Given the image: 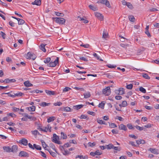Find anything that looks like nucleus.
<instances>
[{
    "label": "nucleus",
    "instance_id": "nucleus-1",
    "mask_svg": "<svg viewBox=\"0 0 159 159\" xmlns=\"http://www.w3.org/2000/svg\"><path fill=\"white\" fill-rule=\"evenodd\" d=\"M59 136L55 134H53L52 141L55 143L58 144H61L62 143L61 141H59Z\"/></svg>",
    "mask_w": 159,
    "mask_h": 159
},
{
    "label": "nucleus",
    "instance_id": "nucleus-2",
    "mask_svg": "<svg viewBox=\"0 0 159 159\" xmlns=\"http://www.w3.org/2000/svg\"><path fill=\"white\" fill-rule=\"evenodd\" d=\"M53 19L55 20V22L58 24H64L66 21L65 20L61 17H54L53 18Z\"/></svg>",
    "mask_w": 159,
    "mask_h": 159
},
{
    "label": "nucleus",
    "instance_id": "nucleus-3",
    "mask_svg": "<svg viewBox=\"0 0 159 159\" xmlns=\"http://www.w3.org/2000/svg\"><path fill=\"white\" fill-rule=\"evenodd\" d=\"M97 2L105 4L109 8L111 7L110 2L107 0H99Z\"/></svg>",
    "mask_w": 159,
    "mask_h": 159
},
{
    "label": "nucleus",
    "instance_id": "nucleus-4",
    "mask_svg": "<svg viewBox=\"0 0 159 159\" xmlns=\"http://www.w3.org/2000/svg\"><path fill=\"white\" fill-rule=\"evenodd\" d=\"M36 56L35 55L32 54L31 52H29L27 53L26 58L28 59H32L33 60L35 59Z\"/></svg>",
    "mask_w": 159,
    "mask_h": 159
},
{
    "label": "nucleus",
    "instance_id": "nucleus-5",
    "mask_svg": "<svg viewBox=\"0 0 159 159\" xmlns=\"http://www.w3.org/2000/svg\"><path fill=\"white\" fill-rule=\"evenodd\" d=\"M59 58L57 57L56 59L53 61H51L49 64H48V66L50 67H54L58 63Z\"/></svg>",
    "mask_w": 159,
    "mask_h": 159
},
{
    "label": "nucleus",
    "instance_id": "nucleus-6",
    "mask_svg": "<svg viewBox=\"0 0 159 159\" xmlns=\"http://www.w3.org/2000/svg\"><path fill=\"white\" fill-rule=\"evenodd\" d=\"M111 92L110 88L109 87H107L102 90L103 93L106 96L109 95Z\"/></svg>",
    "mask_w": 159,
    "mask_h": 159
},
{
    "label": "nucleus",
    "instance_id": "nucleus-7",
    "mask_svg": "<svg viewBox=\"0 0 159 159\" xmlns=\"http://www.w3.org/2000/svg\"><path fill=\"white\" fill-rule=\"evenodd\" d=\"M125 89L123 88H120L117 90H116L115 91V93L118 95H122L124 93Z\"/></svg>",
    "mask_w": 159,
    "mask_h": 159
},
{
    "label": "nucleus",
    "instance_id": "nucleus-8",
    "mask_svg": "<svg viewBox=\"0 0 159 159\" xmlns=\"http://www.w3.org/2000/svg\"><path fill=\"white\" fill-rule=\"evenodd\" d=\"M19 156L21 157H29V154L25 151H21L19 153Z\"/></svg>",
    "mask_w": 159,
    "mask_h": 159
},
{
    "label": "nucleus",
    "instance_id": "nucleus-9",
    "mask_svg": "<svg viewBox=\"0 0 159 159\" xmlns=\"http://www.w3.org/2000/svg\"><path fill=\"white\" fill-rule=\"evenodd\" d=\"M95 15L101 21L103 20V16L102 14L96 12H95Z\"/></svg>",
    "mask_w": 159,
    "mask_h": 159
},
{
    "label": "nucleus",
    "instance_id": "nucleus-10",
    "mask_svg": "<svg viewBox=\"0 0 159 159\" xmlns=\"http://www.w3.org/2000/svg\"><path fill=\"white\" fill-rule=\"evenodd\" d=\"M46 45V44L44 43H42L39 46L40 49L44 52H46V50L45 48V46Z\"/></svg>",
    "mask_w": 159,
    "mask_h": 159
},
{
    "label": "nucleus",
    "instance_id": "nucleus-11",
    "mask_svg": "<svg viewBox=\"0 0 159 159\" xmlns=\"http://www.w3.org/2000/svg\"><path fill=\"white\" fill-rule=\"evenodd\" d=\"M102 154V153L99 152V150H97L95 152H91L90 155L92 156H94L96 155H100Z\"/></svg>",
    "mask_w": 159,
    "mask_h": 159
},
{
    "label": "nucleus",
    "instance_id": "nucleus-12",
    "mask_svg": "<svg viewBox=\"0 0 159 159\" xmlns=\"http://www.w3.org/2000/svg\"><path fill=\"white\" fill-rule=\"evenodd\" d=\"M148 150L150 151L152 153L155 154H157L159 153L158 150L155 148H150Z\"/></svg>",
    "mask_w": 159,
    "mask_h": 159
},
{
    "label": "nucleus",
    "instance_id": "nucleus-13",
    "mask_svg": "<svg viewBox=\"0 0 159 159\" xmlns=\"http://www.w3.org/2000/svg\"><path fill=\"white\" fill-rule=\"evenodd\" d=\"M20 142L25 146H26L28 144V141L25 138L22 139L20 141Z\"/></svg>",
    "mask_w": 159,
    "mask_h": 159
},
{
    "label": "nucleus",
    "instance_id": "nucleus-14",
    "mask_svg": "<svg viewBox=\"0 0 159 159\" xmlns=\"http://www.w3.org/2000/svg\"><path fill=\"white\" fill-rule=\"evenodd\" d=\"M119 129L120 130H123L125 131L127 130V128L126 126L122 124H121L119 126Z\"/></svg>",
    "mask_w": 159,
    "mask_h": 159
},
{
    "label": "nucleus",
    "instance_id": "nucleus-15",
    "mask_svg": "<svg viewBox=\"0 0 159 159\" xmlns=\"http://www.w3.org/2000/svg\"><path fill=\"white\" fill-rule=\"evenodd\" d=\"M11 152H16L18 150V147L16 145H13L11 148Z\"/></svg>",
    "mask_w": 159,
    "mask_h": 159
},
{
    "label": "nucleus",
    "instance_id": "nucleus-16",
    "mask_svg": "<svg viewBox=\"0 0 159 159\" xmlns=\"http://www.w3.org/2000/svg\"><path fill=\"white\" fill-rule=\"evenodd\" d=\"M45 92L48 95H55V93L53 91L46 90H45Z\"/></svg>",
    "mask_w": 159,
    "mask_h": 159
},
{
    "label": "nucleus",
    "instance_id": "nucleus-17",
    "mask_svg": "<svg viewBox=\"0 0 159 159\" xmlns=\"http://www.w3.org/2000/svg\"><path fill=\"white\" fill-rule=\"evenodd\" d=\"M3 149L4 151L7 152H11V148L8 146H4L3 147Z\"/></svg>",
    "mask_w": 159,
    "mask_h": 159
},
{
    "label": "nucleus",
    "instance_id": "nucleus-18",
    "mask_svg": "<svg viewBox=\"0 0 159 159\" xmlns=\"http://www.w3.org/2000/svg\"><path fill=\"white\" fill-rule=\"evenodd\" d=\"M41 3V1L40 0H35L34 2L32 3V4L36 5L38 6L40 5Z\"/></svg>",
    "mask_w": 159,
    "mask_h": 159
},
{
    "label": "nucleus",
    "instance_id": "nucleus-19",
    "mask_svg": "<svg viewBox=\"0 0 159 159\" xmlns=\"http://www.w3.org/2000/svg\"><path fill=\"white\" fill-rule=\"evenodd\" d=\"M5 82L6 83H8L11 82H15L16 80L13 79H7L5 80Z\"/></svg>",
    "mask_w": 159,
    "mask_h": 159
},
{
    "label": "nucleus",
    "instance_id": "nucleus-20",
    "mask_svg": "<svg viewBox=\"0 0 159 159\" xmlns=\"http://www.w3.org/2000/svg\"><path fill=\"white\" fill-rule=\"evenodd\" d=\"M24 84L26 87H30L33 86V84L30 83L29 81H25L24 83Z\"/></svg>",
    "mask_w": 159,
    "mask_h": 159
},
{
    "label": "nucleus",
    "instance_id": "nucleus-21",
    "mask_svg": "<svg viewBox=\"0 0 159 159\" xmlns=\"http://www.w3.org/2000/svg\"><path fill=\"white\" fill-rule=\"evenodd\" d=\"M83 107V105L82 104L76 106H73V108L75 109H76V110H78L81 108H82Z\"/></svg>",
    "mask_w": 159,
    "mask_h": 159
},
{
    "label": "nucleus",
    "instance_id": "nucleus-22",
    "mask_svg": "<svg viewBox=\"0 0 159 159\" xmlns=\"http://www.w3.org/2000/svg\"><path fill=\"white\" fill-rule=\"evenodd\" d=\"M17 20H18V24L19 25H22L25 22V21L24 20L19 18H18V19H17Z\"/></svg>",
    "mask_w": 159,
    "mask_h": 159
},
{
    "label": "nucleus",
    "instance_id": "nucleus-23",
    "mask_svg": "<svg viewBox=\"0 0 159 159\" xmlns=\"http://www.w3.org/2000/svg\"><path fill=\"white\" fill-rule=\"evenodd\" d=\"M27 108L29 110V111H34L35 110V107L34 106H32L30 107H28Z\"/></svg>",
    "mask_w": 159,
    "mask_h": 159
},
{
    "label": "nucleus",
    "instance_id": "nucleus-24",
    "mask_svg": "<svg viewBox=\"0 0 159 159\" xmlns=\"http://www.w3.org/2000/svg\"><path fill=\"white\" fill-rule=\"evenodd\" d=\"M50 104V103H47L45 102H43L39 104V105L43 107H45L46 106H49Z\"/></svg>",
    "mask_w": 159,
    "mask_h": 159
},
{
    "label": "nucleus",
    "instance_id": "nucleus-25",
    "mask_svg": "<svg viewBox=\"0 0 159 159\" xmlns=\"http://www.w3.org/2000/svg\"><path fill=\"white\" fill-rule=\"evenodd\" d=\"M84 98H89L91 96V94L89 92H87L84 93Z\"/></svg>",
    "mask_w": 159,
    "mask_h": 159
},
{
    "label": "nucleus",
    "instance_id": "nucleus-26",
    "mask_svg": "<svg viewBox=\"0 0 159 159\" xmlns=\"http://www.w3.org/2000/svg\"><path fill=\"white\" fill-rule=\"evenodd\" d=\"M51 127H50V128H49V127L48 126V127H45V128H43L42 131H44L45 132H47V131H48V129H49V131H51Z\"/></svg>",
    "mask_w": 159,
    "mask_h": 159
},
{
    "label": "nucleus",
    "instance_id": "nucleus-27",
    "mask_svg": "<svg viewBox=\"0 0 159 159\" xmlns=\"http://www.w3.org/2000/svg\"><path fill=\"white\" fill-rule=\"evenodd\" d=\"M136 142L138 144H143L145 143V141L141 139L136 140Z\"/></svg>",
    "mask_w": 159,
    "mask_h": 159
},
{
    "label": "nucleus",
    "instance_id": "nucleus-28",
    "mask_svg": "<svg viewBox=\"0 0 159 159\" xmlns=\"http://www.w3.org/2000/svg\"><path fill=\"white\" fill-rule=\"evenodd\" d=\"M63 110L65 111L70 112L72 110H71L70 107H64Z\"/></svg>",
    "mask_w": 159,
    "mask_h": 159
},
{
    "label": "nucleus",
    "instance_id": "nucleus-29",
    "mask_svg": "<svg viewBox=\"0 0 159 159\" xmlns=\"http://www.w3.org/2000/svg\"><path fill=\"white\" fill-rule=\"evenodd\" d=\"M50 147L51 148L55 151L57 153V151L56 148L55 146L52 143H51L49 144Z\"/></svg>",
    "mask_w": 159,
    "mask_h": 159
},
{
    "label": "nucleus",
    "instance_id": "nucleus-30",
    "mask_svg": "<svg viewBox=\"0 0 159 159\" xmlns=\"http://www.w3.org/2000/svg\"><path fill=\"white\" fill-rule=\"evenodd\" d=\"M33 146L34 147V149L35 148L37 150H39L41 149V148L39 145H37L35 144H34Z\"/></svg>",
    "mask_w": 159,
    "mask_h": 159
},
{
    "label": "nucleus",
    "instance_id": "nucleus-31",
    "mask_svg": "<svg viewBox=\"0 0 159 159\" xmlns=\"http://www.w3.org/2000/svg\"><path fill=\"white\" fill-rule=\"evenodd\" d=\"M55 116H52L50 117L48 119L47 122L48 123H49L51 121H53L55 119Z\"/></svg>",
    "mask_w": 159,
    "mask_h": 159
},
{
    "label": "nucleus",
    "instance_id": "nucleus-32",
    "mask_svg": "<svg viewBox=\"0 0 159 159\" xmlns=\"http://www.w3.org/2000/svg\"><path fill=\"white\" fill-rule=\"evenodd\" d=\"M89 8L94 11H97L98 10L97 8L96 7L92 6L91 5H89Z\"/></svg>",
    "mask_w": 159,
    "mask_h": 159
},
{
    "label": "nucleus",
    "instance_id": "nucleus-33",
    "mask_svg": "<svg viewBox=\"0 0 159 159\" xmlns=\"http://www.w3.org/2000/svg\"><path fill=\"white\" fill-rule=\"evenodd\" d=\"M104 105H105L104 102L103 101L99 104L98 106L99 107H100L102 109H103L104 107Z\"/></svg>",
    "mask_w": 159,
    "mask_h": 159
},
{
    "label": "nucleus",
    "instance_id": "nucleus-34",
    "mask_svg": "<svg viewBox=\"0 0 159 159\" xmlns=\"http://www.w3.org/2000/svg\"><path fill=\"white\" fill-rule=\"evenodd\" d=\"M61 138L63 139H66L67 138V135L66 134H64V133L63 132H61Z\"/></svg>",
    "mask_w": 159,
    "mask_h": 159
},
{
    "label": "nucleus",
    "instance_id": "nucleus-35",
    "mask_svg": "<svg viewBox=\"0 0 159 159\" xmlns=\"http://www.w3.org/2000/svg\"><path fill=\"white\" fill-rule=\"evenodd\" d=\"M23 95V94L20 92L16 93H14V98L16 96L21 97Z\"/></svg>",
    "mask_w": 159,
    "mask_h": 159
},
{
    "label": "nucleus",
    "instance_id": "nucleus-36",
    "mask_svg": "<svg viewBox=\"0 0 159 159\" xmlns=\"http://www.w3.org/2000/svg\"><path fill=\"white\" fill-rule=\"evenodd\" d=\"M98 122V123L102 125V124H104L106 125V124L105 123V122L103 120H100V119H97V120Z\"/></svg>",
    "mask_w": 159,
    "mask_h": 159
},
{
    "label": "nucleus",
    "instance_id": "nucleus-37",
    "mask_svg": "<svg viewBox=\"0 0 159 159\" xmlns=\"http://www.w3.org/2000/svg\"><path fill=\"white\" fill-rule=\"evenodd\" d=\"M129 20L131 22H134V20L135 19L134 17L132 15H130L128 16Z\"/></svg>",
    "mask_w": 159,
    "mask_h": 159
},
{
    "label": "nucleus",
    "instance_id": "nucleus-38",
    "mask_svg": "<svg viewBox=\"0 0 159 159\" xmlns=\"http://www.w3.org/2000/svg\"><path fill=\"white\" fill-rule=\"evenodd\" d=\"M143 75V77L145 78L146 79H150V77H149V76L148 75V74L146 73H143L142 74Z\"/></svg>",
    "mask_w": 159,
    "mask_h": 159
},
{
    "label": "nucleus",
    "instance_id": "nucleus-39",
    "mask_svg": "<svg viewBox=\"0 0 159 159\" xmlns=\"http://www.w3.org/2000/svg\"><path fill=\"white\" fill-rule=\"evenodd\" d=\"M139 90L143 93H146V89L142 87H139Z\"/></svg>",
    "mask_w": 159,
    "mask_h": 159
},
{
    "label": "nucleus",
    "instance_id": "nucleus-40",
    "mask_svg": "<svg viewBox=\"0 0 159 159\" xmlns=\"http://www.w3.org/2000/svg\"><path fill=\"white\" fill-rule=\"evenodd\" d=\"M113 145L111 143H110L108 145H107V149H110L112 148Z\"/></svg>",
    "mask_w": 159,
    "mask_h": 159
},
{
    "label": "nucleus",
    "instance_id": "nucleus-41",
    "mask_svg": "<svg viewBox=\"0 0 159 159\" xmlns=\"http://www.w3.org/2000/svg\"><path fill=\"white\" fill-rule=\"evenodd\" d=\"M55 14L56 15L58 16H63L64 15V14L62 13L57 12H55Z\"/></svg>",
    "mask_w": 159,
    "mask_h": 159
},
{
    "label": "nucleus",
    "instance_id": "nucleus-42",
    "mask_svg": "<svg viewBox=\"0 0 159 159\" xmlns=\"http://www.w3.org/2000/svg\"><path fill=\"white\" fill-rule=\"evenodd\" d=\"M93 56L97 58V59H98V60H99L100 61H103V60L102 59H100V57L99 56H98V55L96 53H94L93 54Z\"/></svg>",
    "mask_w": 159,
    "mask_h": 159
},
{
    "label": "nucleus",
    "instance_id": "nucleus-43",
    "mask_svg": "<svg viewBox=\"0 0 159 159\" xmlns=\"http://www.w3.org/2000/svg\"><path fill=\"white\" fill-rule=\"evenodd\" d=\"M31 132L33 135L36 136L37 135L38 131L37 130H35L34 131H32Z\"/></svg>",
    "mask_w": 159,
    "mask_h": 159
},
{
    "label": "nucleus",
    "instance_id": "nucleus-44",
    "mask_svg": "<svg viewBox=\"0 0 159 159\" xmlns=\"http://www.w3.org/2000/svg\"><path fill=\"white\" fill-rule=\"evenodd\" d=\"M108 33L107 32L103 31L102 34V38H106L107 37Z\"/></svg>",
    "mask_w": 159,
    "mask_h": 159
},
{
    "label": "nucleus",
    "instance_id": "nucleus-45",
    "mask_svg": "<svg viewBox=\"0 0 159 159\" xmlns=\"http://www.w3.org/2000/svg\"><path fill=\"white\" fill-rule=\"evenodd\" d=\"M51 61V58L50 57H48L46 58V60L44 61V62L45 63H48Z\"/></svg>",
    "mask_w": 159,
    "mask_h": 159
},
{
    "label": "nucleus",
    "instance_id": "nucleus-46",
    "mask_svg": "<svg viewBox=\"0 0 159 159\" xmlns=\"http://www.w3.org/2000/svg\"><path fill=\"white\" fill-rule=\"evenodd\" d=\"M126 5L127 6L128 8L130 9H132L133 8L132 5L130 2H128Z\"/></svg>",
    "mask_w": 159,
    "mask_h": 159
},
{
    "label": "nucleus",
    "instance_id": "nucleus-47",
    "mask_svg": "<svg viewBox=\"0 0 159 159\" xmlns=\"http://www.w3.org/2000/svg\"><path fill=\"white\" fill-rule=\"evenodd\" d=\"M96 143L95 142L91 143L89 142L88 143V145L90 147H93L95 145Z\"/></svg>",
    "mask_w": 159,
    "mask_h": 159
},
{
    "label": "nucleus",
    "instance_id": "nucleus-48",
    "mask_svg": "<svg viewBox=\"0 0 159 159\" xmlns=\"http://www.w3.org/2000/svg\"><path fill=\"white\" fill-rule=\"evenodd\" d=\"M41 142L43 148L47 146V144L43 140H41Z\"/></svg>",
    "mask_w": 159,
    "mask_h": 159
},
{
    "label": "nucleus",
    "instance_id": "nucleus-49",
    "mask_svg": "<svg viewBox=\"0 0 159 159\" xmlns=\"http://www.w3.org/2000/svg\"><path fill=\"white\" fill-rule=\"evenodd\" d=\"M110 127L111 128H114L117 127L116 125L114 123H111L109 125Z\"/></svg>",
    "mask_w": 159,
    "mask_h": 159
},
{
    "label": "nucleus",
    "instance_id": "nucleus-50",
    "mask_svg": "<svg viewBox=\"0 0 159 159\" xmlns=\"http://www.w3.org/2000/svg\"><path fill=\"white\" fill-rule=\"evenodd\" d=\"M133 85L132 84H130L129 85H127L126 86V88L127 89H131L133 88Z\"/></svg>",
    "mask_w": 159,
    "mask_h": 159
},
{
    "label": "nucleus",
    "instance_id": "nucleus-51",
    "mask_svg": "<svg viewBox=\"0 0 159 159\" xmlns=\"http://www.w3.org/2000/svg\"><path fill=\"white\" fill-rule=\"evenodd\" d=\"M62 105V103L60 102H57L54 103V105L55 106H60Z\"/></svg>",
    "mask_w": 159,
    "mask_h": 159
},
{
    "label": "nucleus",
    "instance_id": "nucleus-52",
    "mask_svg": "<svg viewBox=\"0 0 159 159\" xmlns=\"http://www.w3.org/2000/svg\"><path fill=\"white\" fill-rule=\"evenodd\" d=\"M10 93V92H9V93H3L2 94H8V96L14 98V94H11Z\"/></svg>",
    "mask_w": 159,
    "mask_h": 159
},
{
    "label": "nucleus",
    "instance_id": "nucleus-53",
    "mask_svg": "<svg viewBox=\"0 0 159 159\" xmlns=\"http://www.w3.org/2000/svg\"><path fill=\"white\" fill-rule=\"evenodd\" d=\"M80 46L83 47L85 48H88L89 47V44H84V45L82 44L80 45Z\"/></svg>",
    "mask_w": 159,
    "mask_h": 159
},
{
    "label": "nucleus",
    "instance_id": "nucleus-54",
    "mask_svg": "<svg viewBox=\"0 0 159 159\" xmlns=\"http://www.w3.org/2000/svg\"><path fill=\"white\" fill-rule=\"evenodd\" d=\"M12 110L14 112H17L19 111V108H16L15 107H12Z\"/></svg>",
    "mask_w": 159,
    "mask_h": 159
},
{
    "label": "nucleus",
    "instance_id": "nucleus-55",
    "mask_svg": "<svg viewBox=\"0 0 159 159\" xmlns=\"http://www.w3.org/2000/svg\"><path fill=\"white\" fill-rule=\"evenodd\" d=\"M0 34L1 35L3 39H4L5 38L6 34L5 33L2 31H1L0 33Z\"/></svg>",
    "mask_w": 159,
    "mask_h": 159
},
{
    "label": "nucleus",
    "instance_id": "nucleus-56",
    "mask_svg": "<svg viewBox=\"0 0 159 159\" xmlns=\"http://www.w3.org/2000/svg\"><path fill=\"white\" fill-rule=\"evenodd\" d=\"M40 152L41 153V155L42 156L44 157V158H46V154L43 152L40 151Z\"/></svg>",
    "mask_w": 159,
    "mask_h": 159
},
{
    "label": "nucleus",
    "instance_id": "nucleus-57",
    "mask_svg": "<svg viewBox=\"0 0 159 159\" xmlns=\"http://www.w3.org/2000/svg\"><path fill=\"white\" fill-rule=\"evenodd\" d=\"M63 154L64 155H68L69 154V152L66 150H65L62 152Z\"/></svg>",
    "mask_w": 159,
    "mask_h": 159
},
{
    "label": "nucleus",
    "instance_id": "nucleus-58",
    "mask_svg": "<svg viewBox=\"0 0 159 159\" xmlns=\"http://www.w3.org/2000/svg\"><path fill=\"white\" fill-rule=\"evenodd\" d=\"M137 129L139 130H143V127H141L139 126L136 125L135 127Z\"/></svg>",
    "mask_w": 159,
    "mask_h": 159
},
{
    "label": "nucleus",
    "instance_id": "nucleus-59",
    "mask_svg": "<svg viewBox=\"0 0 159 159\" xmlns=\"http://www.w3.org/2000/svg\"><path fill=\"white\" fill-rule=\"evenodd\" d=\"M127 126L129 129H133V127L131 124H127Z\"/></svg>",
    "mask_w": 159,
    "mask_h": 159
},
{
    "label": "nucleus",
    "instance_id": "nucleus-60",
    "mask_svg": "<svg viewBox=\"0 0 159 159\" xmlns=\"http://www.w3.org/2000/svg\"><path fill=\"white\" fill-rule=\"evenodd\" d=\"M8 87L9 86H8L5 87L0 86V90H1L2 89H7V88H8Z\"/></svg>",
    "mask_w": 159,
    "mask_h": 159
},
{
    "label": "nucleus",
    "instance_id": "nucleus-61",
    "mask_svg": "<svg viewBox=\"0 0 159 159\" xmlns=\"http://www.w3.org/2000/svg\"><path fill=\"white\" fill-rule=\"evenodd\" d=\"M122 104L123 107H125L127 106V102L126 101H124L122 102Z\"/></svg>",
    "mask_w": 159,
    "mask_h": 159
},
{
    "label": "nucleus",
    "instance_id": "nucleus-62",
    "mask_svg": "<svg viewBox=\"0 0 159 159\" xmlns=\"http://www.w3.org/2000/svg\"><path fill=\"white\" fill-rule=\"evenodd\" d=\"M64 146H60L59 147V148L60 149V150H61L62 152L65 150V149L64 148Z\"/></svg>",
    "mask_w": 159,
    "mask_h": 159
},
{
    "label": "nucleus",
    "instance_id": "nucleus-63",
    "mask_svg": "<svg viewBox=\"0 0 159 159\" xmlns=\"http://www.w3.org/2000/svg\"><path fill=\"white\" fill-rule=\"evenodd\" d=\"M87 113L88 114H90V115H91L93 116H94L95 114V112H93V111H88L87 112Z\"/></svg>",
    "mask_w": 159,
    "mask_h": 159
},
{
    "label": "nucleus",
    "instance_id": "nucleus-64",
    "mask_svg": "<svg viewBox=\"0 0 159 159\" xmlns=\"http://www.w3.org/2000/svg\"><path fill=\"white\" fill-rule=\"evenodd\" d=\"M111 132L113 134H117L118 133V130L114 129L112 130Z\"/></svg>",
    "mask_w": 159,
    "mask_h": 159
}]
</instances>
